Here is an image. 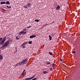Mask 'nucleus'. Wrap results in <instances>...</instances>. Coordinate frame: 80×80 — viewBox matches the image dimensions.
<instances>
[{"label":"nucleus","mask_w":80,"mask_h":80,"mask_svg":"<svg viewBox=\"0 0 80 80\" xmlns=\"http://www.w3.org/2000/svg\"><path fill=\"white\" fill-rule=\"evenodd\" d=\"M6 40V38H3L2 41L0 42V45H3L2 46L0 47V48L3 50V48H7L8 47V45H9V43H10V41H8L5 42Z\"/></svg>","instance_id":"nucleus-1"},{"label":"nucleus","mask_w":80,"mask_h":80,"mask_svg":"<svg viewBox=\"0 0 80 80\" xmlns=\"http://www.w3.org/2000/svg\"><path fill=\"white\" fill-rule=\"evenodd\" d=\"M28 60V58H24L21 62L22 65H24V64H26L27 63Z\"/></svg>","instance_id":"nucleus-2"},{"label":"nucleus","mask_w":80,"mask_h":80,"mask_svg":"<svg viewBox=\"0 0 80 80\" xmlns=\"http://www.w3.org/2000/svg\"><path fill=\"white\" fill-rule=\"evenodd\" d=\"M27 33V32H25V31H22L21 32H20V33L18 34V35H21L22 34H26Z\"/></svg>","instance_id":"nucleus-3"},{"label":"nucleus","mask_w":80,"mask_h":80,"mask_svg":"<svg viewBox=\"0 0 80 80\" xmlns=\"http://www.w3.org/2000/svg\"><path fill=\"white\" fill-rule=\"evenodd\" d=\"M35 37H36V36L35 35H32L30 36V38H32Z\"/></svg>","instance_id":"nucleus-4"},{"label":"nucleus","mask_w":80,"mask_h":80,"mask_svg":"<svg viewBox=\"0 0 80 80\" xmlns=\"http://www.w3.org/2000/svg\"><path fill=\"white\" fill-rule=\"evenodd\" d=\"M5 3H6V2L4 1L1 2H0L1 5H3V4H5Z\"/></svg>","instance_id":"nucleus-5"},{"label":"nucleus","mask_w":80,"mask_h":80,"mask_svg":"<svg viewBox=\"0 0 80 80\" xmlns=\"http://www.w3.org/2000/svg\"><path fill=\"white\" fill-rule=\"evenodd\" d=\"M18 64V65H22V63L21 62H20L19 63H17Z\"/></svg>","instance_id":"nucleus-6"},{"label":"nucleus","mask_w":80,"mask_h":80,"mask_svg":"<svg viewBox=\"0 0 80 80\" xmlns=\"http://www.w3.org/2000/svg\"><path fill=\"white\" fill-rule=\"evenodd\" d=\"M24 74H25V73L23 72H22L20 75H22V76H23V77H24V76H25Z\"/></svg>","instance_id":"nucleus-7"},{"label":"nucleus","mask_w":80,"mask_h":80,"mask_svg":"<svg viewBox=\"0 0 80 80\" xmlns=\"http://www.w3.org/2000/svg\"><path fill=\"white\" fill-rule=\"evenodd\" d=\"M60 8V6L59 5H58V6L56 8L57 10H58V9H59V8Z\"/></svg>","instance_id":"nucleus-8"},{"label":"nucleus","mask_w":80,"mask_h":80,"mask_svg":"<svg viewBox=\"0 0 80 80\" xmlns=\"http://www.w3.org/2000/svg\"><path fill=\"white\" fill-rule=\"evenodd\" d=\"M0 60H3V56L1 55H0Z\"/></svg>","instance_id":"nucleus-9"},{"label":"nucleus","mask_w":80,"mask_h":80,"mask_svg":"<svg viewBox=\"0 0 80 80\" xmlns=\"http://www.w3.org/2000/svg\"><path fill=\"white\" fill-rule=\"evenodd\" d=\"M31 5V3H28L27 4V6H28V7H30Z\"/></svg>","instance_id":"nucleus-10"},{"label":"nucleus","mask_w":80,"mask_h":80,"mask_svg":"<svg viewBox=\"0 0 80 80\" xmlns=\"http://www.w3.org/2000/svg\"><path fill=\"white\" fill-rule=\"evenodd\" d=\"M48 73V72L47 71H44L43 72V73H44V74H45V73Z\"/></svg>","instance_id":"nucleus-11"},{"label":"nucleus","mask_w":80,"mask_h":80,"mask_svg":"<svg viewBox=\"0 0 80 80\" xmlns=\"http://www.w3.org/2000/svg\"><path fill=\"white\" fill-rule=\"evenodd\" d=\"M36 74L34 75V76H33L31 78H30L31 79V80L32 79V78H34V77H35V75Z\"/></svg>","instance_id":"nucleus-12"},{"label":"nucleus","mask_w":80,"mask_h":80,"mask_svg":"<svg viewBox=\"0 0 80 80\" xmlns=\"http://www.w3.org/2000/svg\"><path fill=\"white\" fill-rule=\"evenodd\" d=\"M10 3L9 2V1H7L6 2V4H8V5H9Z\"/></svg>","instance_id":"nucleus-13"},{"label":"nucleus","mask_w":80,"mask_h":80,"mask_svg":"<svg viewBox=\"0 0 80 80\" xmlns=\"http://www.w3.org/2000/svg\"><path fill=\"white\" fill-rule=\"evenodd\" d=\"M39 20L38 19H36L34 21V22H39Z\"/></svg>","instance_id":"nucleus-14"},{"label":"nucleus","mask_w":80,"mask_h":80,"mask_svg":"<svg viewBox=\"0 0 80 80\" xmlns=\"http://www.w3.org/2000/svg\"><path fill=\"white\" fill-rule=\"evenodd\" d=\"M52 67H54L55 66V64H54V63H52Z\"/></svg>","instance_id":"nucleus-15"},{"label":"nucleus","mask_w":80,"mask_h":80,"mask_svg":"<svg viewBox=\"0 0 80 80\" xmlns=\"http://www.w3.org/2000/svg\"><path fill=\"white\" fill-rule=\"evenodd\" d=\"M25 80H31V79H30V78H27Z\"/></svg>","instance_id":"nucleus-16"},{"label":"nucleus","mask_w":80,"mask_h":80,"mask_svg":"<svg viewBox=\"0 0 80 80\" xmlns=\"http://www.w3.org/2000/svg\"><path fill=\"white\" fill-rule=\"evenodd\" d=\"M16 39L17 40H19V39H20V38H18V37H17V36L16 37Z\"/></svg>","instance_id":"nucleus-17"},{"label":"nucleus","mask_w":80,"mask_h":80,"mask_svg":"<svg viewBox=\"0 0 80 80\" xmlns=\"http://www.w3.org/2000/svg\"><path fill=\"white\" fill-rule=\"evenodd\" d=\"M27 8V5H25L24 6V8Z\"/></svg>","instance_id":"nucleus-18"},{"label":"nucleus","mask_w":80,"mask_h":80,"mask_svg":"<svg viewBox=\"0 0 80 80\" xmlns=\"http://www.w3.org/2000/svg\"><path fill=\"white\" fill-rule=\"evenodd\" d=\"M7 8H12L11 6H7Z\"/></svg>","instance_id":"nucleus-19"},{"label":"nucleus","mask_w":80,"mask_h":80,"mask_svg":"<svg viewBox=\"0 0 80 80\" xmlns=\"http://www.w3.org/2000/svg\"><path fill=\"white\" fill-rule=\"evenodd\" d=\"M49 54H50V55H52V53L50 52H49Z\"/></svg>","instance_id":"nucleus-20"},{"label":"nucleus","mask_w":80,"mask_h":80,"mask_svg":"<svg viewBox=\"0 0 80 80\" xmlns=\"http://www.w3.org/2000/svg\"><path fill=\"white\" fill-rule=\"evenodd\" d=\"M15 49H16V51H15V52H14V53H16V52H17V51L18 50H17V48H15Z\"/></svg>","instance_id":"nucleus-21"},{"label":"nucleus","mask_w":80,"mask_h":80,"mask_svg":"<svg viewBox=\"0 0 80 80\" xmlns=\"http://www.w3.org/2000/svg\"><path fill=\"white\" fill-rule=\"evenodd\" d=\"M32 41H29V44H32Z\"/></svg>","instance_id":"nucleus-22"},{"label":"nucleus","mask_w":80,"mask_h":80,"mask_svg":"<svg viewBox=\"0 0 80 80\" xmlns=\"http://www.w3.org/2000/svg\"><path fill=\"white\" fill-rule=\"evenodd\" d=\"M3 39L2 38H0V42H1V41H2Z\"/></svg>","instance_id":"nucleus-23"},{"label":"nucleus","mask_w":80,"mask_h":80,"mask_svg":"<svg viewBox=\"0 0 80 80\" xmlns=\"http://www.w3.org/2000/svg\"><path fill=\"white\" fill-rule=\"evenodd\" d=\"M55 35V34H52V36L53 37V36H54V35Z\"/></svg>","instance_id":"nucleus-24"},{"label":"nucleus","mask_w":80,"mask_h":80,"mask_svg":"<svg viewBox=\"0 0 80 80\" xmlns=\"http://www.w3.org/2000/svg\"><path fill=\"white\" fill-rule=\"evenodd\" d=\"M47 65H49V64H50V62H47L46 63Z\"/></svg>","instance_id":"nucleus-25"},{"label":"nucleus","mask_w":80,"mask_h":80,"mask_svg":"<svg viewBox=\"0 0 80 80\" xmlns=\"http://www.w3.org/2000/svg\"><path fill=\"white\" fill-rule=\"evenodd\" d=\"M49 38L50 40H52V37H50Z\"/></svg>","instance_id":"nucleus-26"},{"label":"nucleus","mask_w":80,"mask_h":80,"mask_svg":"<svg viewBox=\"0 0 80 80\" xmlns=\"http://www.w3.org/2000/svg\"><path fill=\"white\" fill-rule=\"evenodd\" d=\"M37 80V78H35L33 79L32 80Z\"/></svg>","instance_id":"nucleus-27"},{"label":"nucleus","mask_w":80,"mask_h":80,"mask_svg":"<svg viewBox=\"0 0 80 80\" xmlns=\"http://www.w3.org/2000/svg\"><path fill=\"white\" fill-rule=\"evenodd\" d=\"M23 31H25V30H27V29L26 28L24 29H23Z\"/></svg>","instance_id":"nucleus-28"},{"label":"nucleus","mask_w":80,"mask_h":80,"mask_svg":"<svg viewBox=\"0 0 80 80\" xmlns=\"http://www.w3.org/2000/svg\"><path fill=\"white\" fill-rule=\"evenodd\" d=\"M50 70H51V71L53 70V69H52V68H50Z\"/></svg>","instance_id":"nucleus-29"},{"label":"nucleus","mask_w":80,"mask_h":80,"mask_svg":"<svg viewBox=\"0 0 80 80\" xmlns=\"http://www.w3.org/2000/svg\"><path fill=\"white\" fill-rule=\"evenodd\" d=\"M25 44H27V43H28L27 42H24Z\"/></svg>","instance_id":"nucleus-30"},{"label":"nucleus","mask_w":80,"mask_h":80,"mask_svg":"<svg viewBox=\"0 0 80 80\" xmlns=\"http://www.w3.org/2000/svg\"><path fill=\"white\" fill-rule=\"evenodd\" d=\"M72 53H76V52L75 51H73L72 52Z\"/></svg>","instance_id":"nucleus-31"},{"label":"nucleus","mask_w":80,"mask_h":80,"mask_svg":"<svg viewBox=\"0 0 80 80\" xmlns=\"http://www.w3.org/2000/svg\"><path fill=\"white\" fill-rule=\"evenodd\" d=\"M23 44L24 46H25V44L24 43V42Z\"/></svg>","instance_id":"nucleus-32"},{"label":"nucleus","mask_w":80,"mask_h":80,"mask_svg":"<svg viewBox=\"0 0 80 80\" xmlns=\"http://www.w3.org/2000/svg\"><path fill=\"white\" fill-rule=\"evenodd\" d=\"M23 48H25V46H23Z\"/></svg>","instance_id":"nucleus-33"},{"label":"nucleus","mask_w":80,"mask_h":80,"mask_svg":"<svg viewBox=\"0 0 80 80\" xmlns=\"http://www.w3.org/2000/svg\"><path fill=\"white\" fill-rule=\"evenodd\" d=\"M25 72V69H24L23 71V72L24 73Z\"/></svg>","instance_id":"nucleus-34"},{"label":"nucleus","mask_w":80,"mask_h":80,"mask_svg":"<svg viewBox=\"0 0 80 80\" xmlns=\"http://www.w3.org/2000/svg\"><path fill=\"white\" fill-rule=\"evenodd\" d=\"M31 26H30V27H27V28H30L31 27Z\"/></svg>","instance_id":"nucleus-35"},{"label":"nucleus","mask_w":80,"mask_h":80,"mask_svg":"<svg viewBox=\"0 0 80 80\" xmlns=\"http://www.w3.org/2000/svg\"><path fill=\"white\" fill-rule=\"evenodd\" d=\"M17 66H18V64H17L16 65V67H17Z\"/></svg>","instance_id":"nucleus-36"},{"label":"nucleus","mask_w":80,"mask_h":80,"mask_svg":"<svg viewBox=\"0 0 80 80\" xmlns=\"http://www.w3.org/2000/svg\"><path fill=\"white\" fill-rule=\"evenodd\" d=\"M62 59H60V61H62Z\"/></svg>","instance_id":"nucleus-37"},{"label":"nucleus","mask_w":80,"mask_h":80,"mask_svg":"<svg viewBox=\"0 0 80 80\" xmlns=\"http://www.w3.org/2000/svg\"><path fill=\"white\" fill-rule=\"evenodd\" d=\"M2 1H5V0H1Z\"/></svg>","instance_id":"nucleus-38"},{"label":"nucleus","mask_w":80,"mask_h":80,"mask_svg":"<svg viewBox=\"0 0 80 80\" xmlns=\"http://www.w3.org/2000/svg\"><path fill=\"white\" fill-rule=\"evenodd\" d=\"M51 37V36L50 35H49V37Z\"/></svg>","instance_id":"nucleus-39"},{"label":"nucleus","mask_w":80,"mask_h":80,"mask_svg":"<svg viewBox=\"0 0 80 80\" xmlns=\"http://www.w3.org/2000/svg\"><path fill=\"white\" fill-rule=\"evenodd\" d=\"M22 46H24L23 44H22Z\"/></svg>","instance_id":"nucleus-40"},{"label":"nucleus","mask_w":80,"mask_h":80,"mask_svg":"<svg viewBox=\"0 0 80 80\" xmlns=\"http://www.w3.org/2000/svg\"><path fill=\"white\" fill-rule=\"evenodd\" d=\"M46 25H48V24H46Z\"/></svg>","instance_id":"nucleus-41"}]
</instances>
